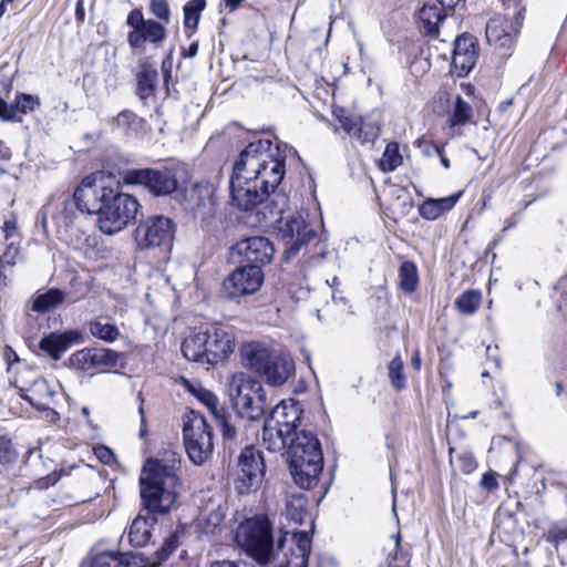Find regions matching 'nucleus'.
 I'll return each instance as SVG.
<instances>
[{"mask_svg":"<svg viewBox=\"0 0 567 567\" xmlns=\"http://www.w3.org/2000/svg\"><path fill=\"white\" fill-rule=\"evenodd\" d=\"M286 174V156L270 140L249 143L236 159L229 179L231 204L244 212H256L264 223L262 212L269 210Z\"/></svg>","mask_w":567,"mask_h":567,"instance_id":"1","label":"nucleus"},{"mask_svg":"<svg viewBox=\"0 0 567 567\" xmlns=\"http://www.w3.org/2000/svg\"><path fill=\"white\" fill-rule=\"evenodd\" d=\"M179 470L181 455L172 450L145 462L140 476V493L147 515H138L130 526L128 540L133 546H145L156 524L154 515L166 514L174 507L181 488Z\"/></svg>","mask_w":567,"mask_h":567,"instance_id":"2","label":"nucleus"},{"mask_svg":"<svg viewBox=\"0 0 567 567\" xmlns=\"http://www.w3.org/2000/svg\"><path fill=\"white\" fill-rule=\"evenodd\" d=\"M80 194L84 198L87 209L97 216L99 229L105 235H114L123 230L135 220L141 204L138 199L118 189L106 187L96 183L92 176V188H82Z\"/></svg>","mask_w":567,"mask_h":567,"instance_id":"3","label":"nucleus"},{"mask_svg":"<svg viewBox=\"0 0 567 567\" xmlns=\"http://www.w3.org/2000/svg\"><path fill=\"white\" fill-rule=\"evenodd\" d=\"M288 204L285 194L272 197L268 213L262 212L266 225L278 224L277 235L285 246L284 259L288 262L295 259L301 250H307L308 244L315 239L317 231L301 215L282 217Z\"/></svg>","mask_w":567,"mask_h":567,"instance_id":"4","label":"nucleus"},{"mask_svg":"<svg viewBox=\"0 0 567 567\" xmlns=\"http://www.w3.org/2000/svg\"><path fill=\"white\" fill-rule=\"evenodd\" d=\"M287 462L298 486L303 489L316 486L323 467L322 451L317 436L305 430L295 433L288 444Z\"/></svg>","mask_w":567,"mask_h":567,"instance_id":"5","label":"nucleus"},{"mask_svg":"<svg viewBox=\"0 0 567 567\" xmlns=\"http://www.w3.org/2000/svg\"><path fill=\"white\" fill-rule=\"evenodd\" d=\"M188 179V169L183 164H171L162 168H133L123 175L125 184L143 186L155 197L183 190Z\"/></svg>","mask_w":567,"mask_h":567,"instance_id":"6","label":"nucleus"},{"mask_svg":"<svg viewBox=\"0 0 567 567\" xmlns=\"http://www.w3.org/2000/svg\"><path fill=\"white\" fill-rule=\"evenodd\" d=\"M236 542L259 565L266 566L274 558L272 526L266 515L247 518L237 528Z\"/></svg>","mask_w":567,"mask_h":567,"instance_id":"7","label":"nucleus"},{"mask_svg":"<svg viewBox=\"0 0 567 567\" xmlns=\"http://www.w3.org/2000/svg\"><path fill=\"white\" fill-rule=\"evenodd\" d=\"M183 439L186 453L195 465L204 464L212 455L213 432L205 417L189 411L183 416Z\"/></svg>","mask_w":567,"mask_h":567,"instance_id":"8","label":"nucleus"},{"mask_svg":"<svg viewBox=\"0 0 567 567\" xmlns=\"http://www.w3.org/2000/svg\"><path fill=\"white\" fill-rule=\"evenodd\" d=\"M176 223L164 215H152L140 221L134 230V240L140 250L159 249L171 251L175 240Z\"/></svg>","mask_w":567,"mask_h":567,"instance_id":"9","label":"nucleus"},{"mask_svg":"<svg viewBox=\"0 0 567 567\" xmlns=\"http://www.w3.org/2000/svg\"><path fill=\"white\" fill-rule=\"evenodd\" d=\"M504 6L506 11H509L511 6L513 7L512 18L508 17V12L492 17L486 24L485 35L488 44L495 49L509 50L522 28L524 8H519V0H504Z\"/></svg>","mask_w":567,"mask_h":567,"instance_id":"10","label":"nucleus"},{"mask_svg":"<svg viewBox=\"0 0 567 567\" xmlns=\"http://www.w3.org/2000/svg\"><path fill=\"white\" fill-rule=\"evenodd\" d=\"M265 476V464L261 452L254 446H247L238 458L236 489L246 494L258 488Z\"/></svg>","mask_w":567,"mask_h":567,"instance_id":"11","label":"nucleus"},{"mask_svg":"<svg viewBox=\"0 0 567 567\" xmlns=\"http://www.w3.org/2000/svg\"><path fill=\"white\" fill-rule=\"evenodd\" d=\"M264 282V272L258 267L240 264L221 285L224 297L236 299L258 291Z\"/></svg>","mask_w":567,"mask_h":567,"instance_id":"12","label":"nucleus"},{"mask_svg":"<svg viewBox=\"0 0 567 567\" xmlns=\"http://www.w3.org/2000/svg\"><path fill=\"white\" fill-rule=\"evenodd\" d=\"M233 250L240 257L239 264L258 267L260 270L270 264L275 254L274 244L262 236L241 239L233 247Z\"/></svg>","mask_w":567,"mask_h":567,"instance_id":"13","label":"nucleus"},{"mask_svg":"<svg viewBox=\"0 0 567 567\" xmlns=\"http://www.w3.org/2000/svg\"><path fill=\"white\" fill-rule=\"evenodd\" d=\"M82 188H92V176H85L76 186L73 196L61 203L60 209L53 215L58 227L69 228L75 221L79 213L93 215V210L87 209L85 199L80 195Z\"/></svg>","mask_w":567,"mask_h":567,"instance_id":"14","label":"nucleus"},{"mask_svg":"<svg viewBox=\"0 0 567 567\" xmlns=\"http://www.w3.org/2000/svg\"><path fill=\"white\" fill-rule=\"evenodd\" d=\"M476 59L477 51L473 37L467 34L457 37L454 41L451 62L453 73L458 78L466 76L475 65Z\"/></svg>","mask_w":567,"mask_h":567,"instance_id":"15","label":"nucleus"},{"mask_svg":"<svg viewBox=\"0 0 567 567\" xmlns=\"http://www.w3.org/2000/svg\"><path fill=\"white\" fill-rule=\"evenodd\" d=\"M215 186L208 181H199L193 184L189 189H184V202L186 209L198 214H210L214 205Z\"/></svg>","mask_w":567,"mask_h":567,"instance_id":"16","label":"nucleus"},{"mask_svg":"<svg viewBox=\"0 0 567 567\" xmlns=\"http://www.w3.org/2000/svg\"><path fill=\"white\" fill-rule=\"evenodd\" d=\"M231 402L238 416L249 421L261 419L267 406L265 392H236Z\"/></svg>","mask_w":567,"mask_h":567,"instance_id":"17","label":"nucleus"},{"mask_svg":"<svg viewBox=\"0 0 567 567\" xmlns=\"http://www.w3.org/2000/svg\"><path fill=\"white\" fill-rule=\"evenodd\" d=\"M205 337H207L205 363L216 364L233 351V339L223 327H208L205 330Z\"/></svg>","mask_w":567,"mask_h":567,"instance_id":"18","label":"nucleus"},{"mask_svg":"<svg viewBox=\"0 0 567 567\" xmlns=\"http://www.w3.org/2000/svg\"><path fill=\"white\" fill-rule=\"evenodd\" d=\"M82 341V333L78 330H69L62 333L51 332L44 336L39 348L47 353L52 360H60L62 354L72 346Z\"/></svg>","mask_w":567,"mask_h":567,"instance_id":"19","label":"nucleus"},{"mask_svg":"<svg viewBox=\"0 0 567 567\" xmlns=\"http://www.w3.org/2000/svg\"><path fill=\"white\" fill-rule=\"evenodd\" d=\"M302 406L295 399L282 400L271 411L268 419L284 426L286 432L299 433L297 431L300 425Z\"/></svg>","mask_w":567,"mask_h":567,"instance_id":"20","label":"nucleus"},{"mask_svg":"<svg viewBox=\"0 0 567 567\" xmlns=\"http://www.w3.org/2000/svg\"><path fill=\"white\" fill-rule=\"evenodd\" d=\"M311 548V539L307 532L293 533L290 539L288 553L284 551L285 560L280 567H307Z\"/></svg>","mask_w":567,"mask_h":567,"instance_id":"21","label":"nucleus"},{"mask_svg":"<svg viewBox=\"0 0 567 567\" xmlns=\"http://www.w3.org/2000/svg\"><path fill=\"white\" fill-rule=\"evenodd\" d=\"M295 371V365L291 359L282 355H274L269 363L266 365L261 375L266 378L269 386H281Z\"/></svg>","mask_w":567,"mask_h":567,"instance_id":"22","label":"nucleus"},{"mask_svg":"<svg viewBox=\"0 0 567 567\" xmlns=\"http://www.w3.org/2000/svg\"><path fill=\"white\" fill-rule=\"evenodd\" d=\"M293 432H286L284 426L270 419H266L262 429V444L270 452H280L288 449Z\"/></svg>","mask_w":567,"mask_h":567,"instance_id":"23","label":"nucleus"},{"mask_svg":"<svg viewBox=\"0 0 567 567\" xmlns=\"http://www.w3.org/2000/svg\"><path fill=\"white\" fill-rule=\"evenodd\" d=\"M445 10L440 4L425 3L417 13L421 30L424 34L435 37L439 34V27L445 19Z\"/></svg>","mask_w":567,"mask_h":567,"instance_id":"24","label":"nucleus"},{"mask_svg":"<svg viewBox=\"0 0 567 567\" xmlns=\"http://www.w3.org/2000/svg\"><path fill=\"white\" fill-rule=\"evenodd\" d=\"M197 399L207 406L212 414L216 417L225 440H234L236 437V429L223 414V410L218 408V399L214 392H193Z\"/></svg>","mask_w":567,"mask_h":567,"instance_id":"25","label":"nucleus"},{"mask_svg":"<svg viewBox=\"0 0 567 567\" xmlns=\"http://www.w3.org/2000/svg\"><path fill=\"white\" fill-rule=\"evenodd\" d=\"M461 195L462 193L460 192L446 197L427 198L420 205L419 213L426 220H435L444 213L451 210Z\"/></svg>","mask_w":567,"mask_h":567,"instance_id":"26","label":"nucleus"},{"mask_svg":"<svg viewBox=\"0 0 567 567\" xmlns=\"http://www.w3.org/2000/svg\"><path fill=\"white\" fill-rule=\"evenodd\" d=\"M241 357L247 365L261 374L274 354H271L264 344L250 342L241 347Z\"/></svg>","mask_w":567,"mask_h":567,"instance_id":"27","label":"nucleus"},{"mask_svg":"<svg viewBox=\"0 0 567 567\" xmlns=\"http://www.w3.org/2000/svg\"><path fill=\"white\" fill-rule=\"evenodd\" d=\"M158 80V73L151 64H142L138 73L136 74V94L144 103L146 100L155 94Z\"/></svg>","mask_w":567,"mask_h":567,"instance_id":"28","label":"nucleus"},{"mask_svg":"<svg viewBox=\"0 0 567 567\" xmlns=\"http://www.w3.org/2000/svg\"><path fill=\"white\" fill-rule=\"evenodd\" d=\"M207 337L205 330L194 331L182 343V352L187 360L205 363Z\"/></svg>","mask_w":567,"mask_h":567,"instance_id":"29","label":"nucleus"},{"mask_svg":"<svg viewBox=\"0 0 567 567\" xmlns=\"http://www.w3.org/2000/svg\"><path fill=\"white\" fill-rule=\"evenodd\" d=\"M136 557L132 553H101L93 557L91 567H134Z\"/></svg>","mask_w":567,"mask_h":567,"instance_id":"30","label":"nucleus"},{"mask_svg":"<svg viewBox=\"0 0 567 567\" xmlns=\"http://www.w3.org/2000/svg\"><path fill=\"white\" fill-rule=\"evenodd\" d=\"M225 518V511L220 503L210 502L200 512L199 525L205 533H214L221 525Z\"/></svg>","mask_w":567,"mask_h":567,"instance_id":"31","label":"nucleus"},{"mask_svg":"<svg viewBox=\"0 0 567 567\" xmlns=\"http://www.w3.org/2000/svg\"><path fill=\"white\" fill-rule=\"evenodd\" d=\"M66 299V293L59 288H50L43 293H39L32 302V310L39 313H45L62 305Z\"/></svg>","mask_w":567,"mask_h":567,"instance_id":"32","label":"nucleus"},{"mask_svg":"<svg viewBox=\"0 0 567 567\" xmlns=\"http://www.w3.org/2000/svg\"><path fill=\"white\" fill-rule=\"evenodd\" d=\"M307 498L303 493H290L286 499V516L289 520L302 524L308 518Z\"/></svg>","mask_w":567,"mask_h":567,"instance_id":"33","label":"nucleus"},{"mask_svg":"<svg viewBox=\"0 0 567 567\" xmlns=\"http://www.w3.org/2000/svg\"><path fill=\"white\" fill-rule=\"evenodd\" d=\"M20 256L19 244L11 241L7 245L4 251L0 255V286H7L8 268H13Z\"/></svg>","mask_w":567,"mask_h":567,"instance_id":"34","label":"nucleus"},{"mask_svg":"<svg viewBox=\"0 0 567 567\" xmlns=\"http://www.w3.org/2000/svg\"><path fill=\"white\" fill-rule=\"evenodd\" d=\"M206 8V0H190L183 8L184 27L193 32L197 29L200 13Z\"/></svg>","mask_w":567,"mask_h":567,"instance_id":"35","label":"nucleus"},{"mask_svg":"<svg viewBox=\"0 0 567 567\" xmlns=\"http://www.w3.org/2000/svg\"><path fill=\"white\" fill-rule=\"evenodd\" d=\"M90 333L105 342H113L120 336V330L114 323L102 322L101 320H92L89 323Z\"/></svg>","mask_w":567,"mask_h":567,"instance_id":"36","label":"nucleus"},{"mask_svg":"<svg viewBox=\"0 0 567 567\" xmlns=\"http://www.w3.org/2000/svg\"><path fill=\"white\" fill-rule=\"evenodd\" d=\"M400 287L406 292H413L417 287V268L412 261H404L399 269Z\"/></svg>","mask_w":567,"mask_h":567,"instance_id":"37","label":"nucleus"},{"mask_svg":"<svg viewBox=\"0 0 567 567\" xmlns=\"http://www.w3.org/2000/svg\"><path fill=\"white\" fill-rule=\"evenodd\" d=\"M482 301V293L478 290H466L455 300L456 309L463 315H473Z\"/></svg>","mask_w":567,"mask_h":567,"instance_id":"38","label":"nucleus"},{"mask_svg":"<svg viewBox=\"0 0 567 567\" xmlns=\"http://www.w3.org/2000/svg\"><path fill=\"white\" fill-rule=\"evenodd\" d=\"M472 115V106L467 102H465L461 96H457L455 100L454 109L449 117L450 125H465L471 121Z\"/></svg>","mask_w":567,"mask_h":567,"instance_id":"39","label":"nucleus"},{"mask_svg":"<svg viewBox=\"0 0 567 567\" xmlns=\"http://www.w3.org/2000/svg\"><path fill=\"white\" fill-rule=\"evenodd\" d=\"M141 32L146 42L155 45L163 42L167 35L165 25L162 22L152 19H147L146 23L141 29Z\"/></svg>","mask_w":567,"mask_h":567,"instance_id":"40","label":"nucleus"},{"mask_svg":"<svg viewBox=\"0 0 567 567\" xmlns=\"http://www.w3.org/2000/svg\"><path fill=\"white\" fill-rule=\"evenodd\" d=\"M402 164V156L399 152V144L395 142L389 143L385 146L383 155L380 159V168L383 172H393Z\"/></svg>","mask_w":567,"mask_h":567,"instance_id":"41","label":"nucleus"},{"mask_svg":"<svg viewBox=\"0 0 567 567\" xmlns=\"http://www.w3.org/2000/svg\"><path fill=\"white\" fill-rule=\"evenodd\" d=\"M118 353L111 349H92V367L93 368H103V367H115L118 361Z\"/></svg>","mask_w":567,"mask_h":567,"instance_id":"42","label":"nucleus"},{"mask_svg":"<svg viewBox=\"0 0 567 567\" xmlns=\"http://www.w3.org/2000/svg\"><path fill=\"white\" fill-rule=\"evenodd\" d=\"M380 134V127L372 122H364L362 118L358 126L355 136L361 144L373 143L375 138H378Z\"/></svg>","mask_w":567,"mask_h":567,"instance_id":"43","label":"nucleus"},{"mask_svg":"<svg viewBox=\"0 0 567 567\" xmlns=\"http://www.w3.org/2000/svg\"><path fill=\"white\" fill-rule=\"evenodd\" d=\"M233 390H262L261 384L246 372H238L233 375L230 383Z\"/></svg>","mask_w":567,"mask_h":567,"instance_id":"44","label":"nucleus"},{"mask_svg":"<svg viewBox=\"0 0 567 567\" xmlns=\"http://www.w3.org/2000/svg\"><path fill=\"white\" fill-rule=\"evenodd\" d=\"M69 364L72 368L80 370H90L92 369V349H82L69 358Z\"/></svg>","mask_w":567,"mask_h":567,"instance_id":"45","label":"nucleus"},{"mask_svg":"<svg viewBox=\"0 0 567 567\" xmlns=\"http://www.w3.org/2000/svg\"><path fill=\"white\" fill-rule=\"evenodd\" d=\"M138 121L137 115L130 110H123L115 117H112L111 125L113 128L130 130Z\"/></svg>","mask_w":567,"mask_h":567,"instance_id":"46","label":"nucleus"},{"mask_svg":"<svg viewBox=\"0 0 567 567\" xmlns=\"http://www.w3.org/2000/svg\"><path fill=\"white\" fill-rule=\"evenodd\" d=\"M39 105L40 102L38 97L31 94L21 93L16 96V103L13 107L16 109V113L20 112L22 114H28Z\"/></svg>","mask_w":567,"mask_h":567,"instance_id":"47","label":"nucleus"},{"mask_svg":"<svg viewBox=\"0 0 567 567\" xmlns=\"http://www.w3.org/2000/svg\"><path fill=\"white\" fill-rule=\"evenodd\" d=\"M402 371L403 362L399 357H395L389 364V375L395 389H401L404 384V377Z\"/></svg>","mask_w":567,"mask_h":567,"instance_id":"48","label":"nucleus"},{"mask_svg":"<svg viewBox=\"0 0 567 567\" xmlns=\"http://www.w3.org/2000/svg\"><path fill=\"white\" fill-rule=\"evenodd\" d=\"M150 10L162 22H169L171 9L166 0H152L150 4Z\"/></svg>","mask_w":567,"mask_h":567,"instance_id":"49","label":"nucleus"},{"mask_svg":"<svg viewBox=\"0 0 567 567\" xmlns=\"http://www.w3.org/2000/svg\"><path fill=\"white\" fill-rule=\"evenodd\" d=\"M18 457V453L12 446L11 440L7 436H0V462L13 463Z\"/></svg>","mask_w":567,"mask_h":567,"instance_id":"50","label":"nucleus"},{"mask_svg":"<svg viewBox=\"0 0 567 567\" xmlns=\"http://www.w3.org/2000/svg\"><path fill=\"white\" fill-rule=\"evenodd\" d=\"M361 117L357 115L339 116V122L341 127L347 132V134L351 137L355 136L358 126L360 124Z\"/></svg>","mask_w":567,"mask_h":567,"instance_id":"51","label":"nucleus"},{"mask_svg":"<svg viewBox=\"0 0 567 567\" xmlns=\"http://www.w3.org/2000/svg\"><path fill=\"white\" fill-rule=\"evenodd\" d=\"M22 398L28 400L35 409H38L42 413V417L49 423H55L60 419L59 413L53 409L45 406V404L34 403L28 395H22Z\"/></svg>","mask_w":567,"mask_h":567,"instance_id":"52","label":"nucleus"},{"mask_svg":"<svg viewBox=\"0 0 567 567\" xmlns=\"http://www.w3.org/2000/svg\"><path fill=\"white\" fill-rule=\"evenodd\" d=\"M147 19H144L143 12L140 9H133L126 19V23L133 28V30L142 29L146 23Z\"/></svg>","mask_w":567,"mask_h":567,"instance_id":"53","label":"nucleus"},{"mask_svg":"<svg viewBox=\"0 0 567 567\" xmlns=\"http://www.w3.org/2000/svg\"><path fill=\"white\" fill-rule=\"evenodd\" d=\"M457 460L460 462L461 470L466 474L472 473L476 468L477 464L472 453H462L457 456Z\"/></svg>","mask_w":567,"mask_h":567,"instance_id":"54","label":"nucleus"},{"mask_svg":"<svg viewBox=\"0 0 567 567\" xmlns=\"http://www.w3.org/2000/svg\"><path fill=\"white\" fill-rule=\"evenodd\" d=\"M480 486L486 491H495L496 488H498V481H497L496 473L493 471L484 473V475L480 482Z\"/></svg>","mask_w":567,"mask_h":567,"instance_id":"55","label":"nucleus"},{"mask_svg":"<svg viewBox=\"0 0 567 567\" xmlns=\"http://www.w3.org/2000/svg\"><path fill=\"white\" fill-rule=\"evenodd\" d=\"M2 231L4 234L6 240H9L18 235V223L16 216H11L3 223Z\"/></svg>","mask_w":567,"mask_h":567,"instance_id":"56","label":"nucleus"},{"mask_svg":"<svg viewBox=\"0 0 567 567\" xmlns=\"http://www.w3.org/2000/svg\"><path fill=\"white\" fill-rule=\"evenodd\" d=\"M94 454L102 463L107 465L112 464L115 458V455L112 452V450L103 445L94 447Z\"/></svg>","mask_w":567,"mask_h":567,"instance_id":"57","label":"nucleus"},{"mask_svg":"<svg viewBox=\"0 0 567 567\" xmlns=\"http://www.w3.org/2000/svg\"><path fill=\"white\" fill-rule=\"evenodd\" d=\"M127 42L130 44L131 48L133 49H137L140 48L145 41L142 32L140 29L137 30H132L128 35H127Z\"/></svg>","mask_w":567,"mask_h":567,"instance_id":"58","label":"nucleus"},{"mask_svg":"<svg viewBox=\"0 0 567 567\" xmlns=\"http://www.w3.org/2000/svg\"><path fill=\"white\" fill-rule=\"evenodd\" d=\"M3 358L8 364V372H11L14 363H19L20 359L17 352L9 346L6 347L3 351Z\"/></svg>","mask_w":567,"mask_h":567,"instance_id":"59","label":"nucleus"},{"mask_svg":"<svg viewBox=\"0 0 567 567\" xmlns=\"http://www.w3.org/2000/svg\"><path fill=\"white\" fill-rule=\"evenodd\" d=\"M497 350H498L497 346H495L494 348H492L491 346H487L486 357L488 360H492L495 363L496 368H499L501 361H499V358L497 354Z\"/></svg>","mask_w":567,"mask_h":567,"instance_id":"60","label":"nucleus"},{"mask_svg":"<svg viewBox=\"0 0 567 567\" xmlns=\"http://www.w3.org/2000/svg\"><path fill=\"white\" fill-rule=\"evenodd\" d=\"M197 53H198V43L197 42H193L188 47L187 51L184 53V56L185 58H194V56L197 55Z\"/></svg>","mask_w":567,"mask_h":567,"instance_id":"61","label":"nucleus"},{"mask_svg":"<svg viewBox=\"0 0 567 567\" xmlns=\"http://www.w3.org/2000/svg\"><path fill=\"white\" fill-rule=\"evenodd\" d=\"M210 567H240L237 563L230 560L214 561Z\"/></svg>","mask_w":567,"mask_h":567,"instance_id":"62","label":"nucleus"},{"mask_svg":"<svg viewBox=\"0 0 567 567\" xmlns=\"http://www.w3.org/2000/svg\"><path fill=\"white\" fill-rule=\"evenodd\" d=\"M461 0H436V2L446 9H454V7L460 2Z\"/></svg>","mask_w":567,"mask_h":567,"instance_id":"63","label":"nucleus"},{"mask_svg":"<svg viewBox=\"0 0 567 567\" xmlns=\"http://www.w3.org/2000/svg\"><path fill=\"white\" fill-rule=\"evenodd\" d=\"M244 1L245 0H224L226 7H228L230 11L237 9Z\"/></svg>","mask_w":567,"mask_h":567,"instance_id":"64","label":"nucleus"}]
</instances>
